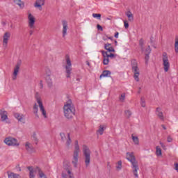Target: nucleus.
Masks as SVG:
<instances>
[{"label": "nucleus", "mask_w": 178, "mask_h": 178, "mask_svg": "<svg viewBox=\"0 0 178 178\" xmlns=\"http://www.w3.org/2000/svg\"><path fill=\"white\" fill-rule=\"evenodd\" d=\"M104 49H106V51H108V53L115 52V49L113 48V47H112V44L110 43H106L104 44Z\"/></svg>", "instance_id": "412c9836"}, {"label": "nucleus", "mask_w": 178, "mask_h": 178, "mask_svg": "<svg viewBox=\"0 0 178 178\" xmlns=\"http://www.w3.org/2000/svg\"><path fill=\"white\" fill-rule=\"evenodd\" d=\"M140 104L143 108H145V100L143 97H141L140 99Z\"/></svg>", "instance_id": "a19ab883"}, {"label": "nucleus", "mask_w": 178, "mask_h": 178, "mask_svg": "<svg viewBox=\"0 0 178 178\" xmlns=\"http://www.w3.org/2000/svg\"><path fill=\"white\" fill-rule=\"evenodd\" d=\"M7 175L8 176V178H22L20 175L14 172H10L9 171L7 172Z\"/></svg>", "instance_id": "b1692460"}, {"label": "nucleus", "mask_w": 178, "mask_h": 178, "mask_svg": "<svg viewBox=\"0 0 178 178\" xmlns=\"http://www.w3.org/2000/svg\"><path fill=\"white\" fill-rule=\"evenodd\" d=\"M163 66L164 67V71L165 72H169L170 64L169 63V58H168V54H166V53L163 54Z\"/></svg>", "instance_id": "9b49d317"}, {"label": "nucleus", "mask_w": 178, "mask_h": 178, "mask_svg": "<svg viewBox=\"0 0 178 178\" xmlns=\"http://www.w3.org/2000/svg\"><path fill=\"white\" fill-rule=\"evenodd\" d=\"M74 152H80V146L79 145V140H75Z\"/></svg>", "instance_id": "c756f323"}, {"label": "nucleus", "mask_w": 178, "mask_h": 178, "mask_svg": "<svg viewBox=\"0 0 178 178\" xmlns=\"http://www.w3.org/2000/svg\"><path fill=\"white\" fill-rule=\"evenodd\" d=\"M44 5H45V0H36L34 3V6L39 9V10H42Z\"/></svg>", "instance_id": "f3484780"}, {"label": "nucleus", "mask_w": 178, "mask_h": 178, "mask_svg": "<svg viewBox=\"0 0 178 178\" xmlns=\"http://www.w3.org/2000/svg\"><path fill=\"white\" fill-rule=\"evenodd\" d=\"M80 152H74L72 163L74 167L77 168V163H79V154Z\"/></svg>", "instance_id": "dca6fc26"}, {"label": "nucleus", "mask_w": 178, "mask_h": 178, "mask_svg": "<svg viewBox=\"0 0 178 178\" xmlns=\"http://www.w3.org/2000/svg\"><path fill=\"white\" fill-rule=\"evenodd\" d=\"M0 116L1 122H6V123H10V122L8 120L9 118H8V112L6 111L1 110Z\"/></svg>", "instance_id": "4468645a"}, {"label": "nucleus", "mask_w": 178, "mask_h": 178, "mask_svg": "<svg viewBox=\"0 0 178 178\" xmlns=\"http://www.w3.org/2000/svg\"><path fill=\"white\" fill-rule=\"evenodd\" d=\"M92 17H95V18L97 19L98 20H101V14L93 13Z\"/></svg>", "instance_id": "58836bf2"}, {"label": "nucleus", "mask_w": 178, "mask_h": 178, "mask_svg": "<svg viewBox=\"0 0 178 178\" xmlns=\"http://www.w3.org/2000/svg\"><path fill=\"white\" fill-rule=\"evenodd\" d=\"M33 113L36 116V118H40V116L38 115V106L36 103L33 106Z\"/></svg>", "instance_id": "cd10ccee"}, {"label": "nucleus", "mask_w": 178, "mask_h": 178, "mask_svg": "<svg viewBox=\"0 0 178 178\" xmlns=\"http://www.w3.org/2000/svg\"><path fill=\"white\" fill-rule=\"evenodd\" d=\"M83 154L84 163L87 168L90 166V163H91V150H90L88 146L86 145H83Z\"/></svg>", "instance_id": "20e7f679"}, {"label": "nucleus", "mask_w": 178, "mask_h": 178, "mask_svg": "<svg viewBox=\"0 0 178 178\" xmlns=\"http://www.w3.org/2000/svg\"><path fill=\"white\" fill-rule=\"evenodd\" d=\"M109 76H111V71L104 70L103 71L102 74L100 75V79L102 77H109Z\"/></svg>", "instance_id": "a878e982"}, {"label": "nucleus", "mask_w": 178, "mask_h": 178, "mask_svg": "<svg viewBox=\"0 0 178 178\" xmlns=\"http://www.w3.org/2000/svg\"><path fill=\"white\" fill-rule=\"evenodd\" d=\"M131 65L132 67V72L134 73V79L136 81H140V68H138V63H137V60L132 59L131 60Z\"/></svg>", "instance_id": "39448f33"}, {"label": "nucleus", "mask_w": 178, "mask_h": 178, "mask_svg": "<svg viewBox=\"0 0 178 178\" xmlns=\"http://www.w3.org/2000/svg\"><path fill=\"white\" fill-rule=\"evenodd\" d=\"M10 38V33L6 32L3 36V47L6 48L8 47V42H9V39Z\"/></svg>", "instance_id": "2eb2a0df"}, {"label": "nucleus", "mask_w": 178, "mask_h": 178, "mask_svg": "<svg viewBox=\"0 0 178 178\" xmlns=\"http://www.w3.org/2000/svg\"><path fill=\"white\" fill-rule=\"evenodd\" d=\"M109 40H112V38H108Z\"/></svg>", "instance_id": "052dcab7"}, {"label": "nucleus", "mask_w": 178, "mask_h": 178, "mask_svg": "<svg viewBox=\"0 0 178 178\" xmlns=\"http://www.w3.org/2000/svg\"><path fill=\"white\" fill-rule=\"evenodd\" d=\"M126 16L128 17L129 22H134V16L131 11H128L125 13Z\"/></svg>", "instance_id": "393cba45"}, {"label": "nucleus", "mask_w": 178, "mask_h": 178, "mask_svg": "<svg viewBox=\"0 0 178 178\" xmlns=\"http://www.w3.org/2000/svg\"><path fill=\"white\" fill-rule=\"evenodd\" d=\"M126 98V94L125 93H122L120 97V102H123L124 101Z\"/></svg>", "instance_id": "ea45409f"}, {"label": "nucleus", "mask_w": 178, "mask_h": 178, "mask_svg": "<svg viewBox=\"0 0 178 178\" xmlns=\"http://www.w3.org/2000/svg\"><path fill=\"white\" fill-rule=\"evenodd\" d=\"M25 147L28 152H33V151H34V147L32 146L31 143L26 142L25 144Z\"/></svg>", "instance_id": "5701e85b"}, {"label": "nucleus", "mask_w": 178, "mask_h": 178, "mask_svg": "<svg viewBox=\"0 0 178 178\" xmlns=\"http://www.w3.org/2000/svg\"><path fill=\"white\" fill-rule=\"evenodd\" d=\"M132 140L136 145H138V144H140V140H138V137L132 136Z\"/></svg>", "instance_id": "473e14b6"}, {"label": "nucleus", "mask_w": 178, "mask_h": 178, "mask_svg": "<svg viewBox=\"0 0 178 178\" xmlns=\"http://www.w3.org/2000/svg\"><path fill=\"white\" fill-rule=\"evenodd\" d=\"M76 80H77V81H80V79H76Z\"/></svg>", "instance_id": "bf43d9fd"}, {"label": "nucleus", "mask_w": 178, "mask_h": 178, "mask_svg": "<svg viewBox=\"0 0 178 178\" xmlns=\"http://www.w3.org/2000/svg\"><path fill=\"white\" fill-rule=\"evenodd\" d=\"M40 86L41 89L44 88V84L42 83V81H40Z\"/></svg>", "instance_id": "09e8293b"}, {"label": "nucleus", "mask_w": 178, "mask_h": 178, "mask_svg": "<svg viewBox=\"0 0 178 178\" xmlns=\"http://www.w3.org/2000/svg\"><path fill=\"white\" fill-rule=\"evenodd\" d=\"M4 143L5 144H6V145H8L9 147H19V145H20V143H19L17 139L13 137L6 138L4 140Z\"/></svg>", "instance_id": "1a4fd4ad"}, {"label": "nucleus", "mask_w": 178, "mask_h": 178, "mask_svg": "<svg viewBox=\"0 0 178 178\" xmlns=\"http://www.w3.org/2000/svg\"><path fill=\"white\" fill-rule=\"evenodd\" d=\"M63 177H66V175L63 174Z\"/></svg>", "instance_id": "4d7b16f0"}, {"label": "nucleus", "mask_w": 178, "mask_h": 178, "mask_svg": "<svg viewBox=\"0 0 178 178\" xmlns=\"http://www.w3.org/2000/svg\"><path fill=\"white\" fill-rule=\"evenodd\" d=\"M51 76H52V72L51 71V69L48 67L45 68L44 77Z\"/></svg>", "instance_id": "c85d7f7f"}, {"label": "nucleus", "mask_w": 178, "mask_h": 178, "mask_svg": "<svg viewBox=\"0 0 178 178\" xmlns=\"http://www.w3.org/2000/svg\"><path fill=\"white\" fill-rule=\"evenodd\" d=\"M156 114L157 115L158 118H159L160 120H165L163 113L162 112V108H161V107H157L156 108Z\"/></svg>", "instance_id": "6ab92c4d"}, {"label": "nucleus", "mask_w": 178, "mask_h": 178, "mask_svg": "<svg viewBox=\"0 0 178 178\" xmlns=\"http://www.w3.org/2000/svg\"><path fill=\"white\" fill-rule=\"evenodd\" d=\"M156 155L157 156H161L162 155V149L159 146L156 147Z\"/></svg>", "instance_id": "7c9ffc66"}, {"label": "nucleus", "mask_w": 178, "mask_h": 178, "mask_svg": "<svg viewBox=\"0 0 178 178\" xmlns=\"http://www.w3.org/2000/svg\"><path fill=\"white\" fill-rule=\"evenodd\" d=\"M105 129L104 128V126L100 125L99 129L97 130L98 134H100V136H102L104 134V131Z\"/></svg>", "instance_id": "2f4dec72"}, {"label": "nucleus", "mask_w": 178, "mask_h": 178, "mask_svg": "<svg viewBox=\"0 0 178 178\" xmlns=\"http://www.w3.org/2000/svg\"><path fill=\"white\" fill-rule=\"evenodd\" d=\"M126 155V159L131 164V168L134 175L136 178H138V170H140V168L138 167V161L136 159V156H134V152H127Z\"/></svg>", "instance_id": "f257e3e1"}, {"label": "nucleus", "mask_w": 178, "mask_h": 178, "mask_svg": "<svg viewBox=\"0 0 178 178\" xmlns=\"http://www.w3.org/2000/svg\"><path fill=\"white\" fill-rule=\"evenodd\" d=\"M15 118H17L18 122H21L22 123H24V115L17 113L14 115Z\"/></svg>", "instance_id": "aec40b11"}, {"label": "nucleus", "mask_w": 178, "mask_h": 178, "mask_svg": "<svg viewBox=\"0 0 178 178\" xmlns=\"http://www.w3.org/2000/svg\"><path fill=\"white\" fill-rule=\"evenodd\" d=\"M160 145L162 147V148H165V145L163 144V143L160 142Z\"/></svg>", "instance_id": "3c124183"}, {"label": "nucleus", "mask_w": 178, "mask_h": 178, "mask_svg": "<svg viewBox=\"0 0 178 178\" xmlns=\"http://www.w3.org/2000/svg\"><path fill=\"white\" fill-rule=\"evenodd\" d=\"M28 23L30 29H34V24H35V18L31 13L28 15Z\"/></svg>", "instance_id": "ddd939ff"}, {"label": "nucleus", "mask_w": 178, "mask_h": 178, "mask_svg": "<svg viewBox=\"0 0 178 178\" xmlns=\"http://www.w3.org/2000/svg\"><path fill=\"white\" fill-rule=\"evenodd\" d=\"M122 161H119L117 163V165H116L117 170H122Z\"/></svg>", "instance_id": "c9c22d12"}, {"label": "nucleus", "mask_w": 178, "mask_h": 178, "mask_svg": "<svg viewBox=\"0 0 178 178\" xmlns=\"http://www.w3.org/2000/svg\"><path fill=\"white\" fill-rule=\"evenodd\" d=\"M139 45L142 51H144V40L143 38L139 40Z\"/></svg>", "instance_id": "4c0bfd02"}, {"label": "nucleus", "mask_w": 178, "mask_h": 178, "mask_svg": "<svg viewBox=\"0 0 178 178\" xmlns=\"http://www.w3.org/2000/svg\"><path fill=\"white\" fill-rule=\"evenodd\" d=\"M60 136L63 143H65V145L67 149H70V145H72V138H70V134L68 133L67 135H65V133H60Z\"/></svg>", "instance_id": "0eeeda50"}, {"label": "nucleus", "mask_w": 178, "mask_h": 178, "mask_svg": "<svg viewBox=\"0 0 178 178\" xmlns=\"http://www.w3.org/2000/svg\"><path fill=\"white\" fill-rule=\"evenodd\" d=\"M27 169L29 171V178H35V172H38V176L39 178H48L40 167H37L35 170H34L33 166H28Z\"/></svg>", "instance_id": "7ed1b4c3"}, {"label": "nucleus", "mask_w": 178, "mask_h": 178, "mask_svg": "<svg viewBox=\"0 0 178 178\" xmlns=\"http://www.w3.org/2000/svg\"><path fill=\"white\" fill-rule=\"evenodd\" d=\"M66 65H65V73L67 79H70V74H72V61L69 55L65 56Z\"/></svg>", "instance_id": "6e6552de"}, {"label": "nucleus", "mask_w": 178, "mask_h": 178, "mask_svg": "<svg viewBox=\"0 0 178 178\" xmlns=\"http://www.w3.org/2000/svg\"><path fill=\"white\" fill-rule=\"evenodd\" d=\"M167 141H168V143H172V141H173V138H172L171 136H168Z\"/></svg>", "instance_id": "37998d69"}, {"label": "nucleus", "mask_w": 178, "mask_h": 178, "mask_svg": "<svg viewBox=\"0 0 178 178\" xmlns=\"http://www.w3.org/2000/svg\"><path fill=\"white\" fill-rule=\"evenodd\" d=\"M174 166H175V170L178 172V163H175L174 164Z\"/></svg>", "instance_id": "de8ad7c7"}, {"label": "nucleus", "mask_w": 178, "mask_h": 178, "mask_svg": "<svg viewBox=\"0 0 178 178\" xmlns=\"http://www.w3.org/2000/svg\"><path fill=\"white\" fill-rule=\"evenodd\" d=\"M101 52L103 56V65H109V58L111 59H115V58H116V55L114 54H108V51H105L104 50H102Z\"/></svg>", "instance_id": "423d86ee"}, {"label": "nucleus", "mask_w": 178, "mask_h": 178, "mask_svg": "<svg viewBox=\"0 0 178 178\" xmlns=\"http://www.w3.org/2000/svg\"><path fill=\"white\" fill-rule=\"evenodd\" d=\"M124 26L125 29H129V22H127V21H124Z\"/></svg>", "instance_id": "49530a36"}, {"label": "nucleus", "mask_w": 178, "mask_h": 178, "mask_svg": "<svg viewBox=\"0 0 178 178\" xmlns=\"http://www.w3.org/2000/svg\"><path fill=\"white\" fill-rule=\"evenodd\" d=\"M19 72H20V63H17L13 73V80H16V79H17Z\"/></svg>", "instance_id": "a211bd4d"}, {"label": "nucleus", "mask_w": 178, "mask_h": 178, "mask_svg": "<svg viewBox=\"0 0 178 178\" xmlns=\"http://www.w3.org/2000/svg\"><path fill=\"white\" fill-rule=\"evenodd\" d=\"M63 113L66 119L70 120L74 118L76 115V108L73 105V102L70 99L68 100L63 106Z\"/></svg>", "instance_id": "f03ea898"}, {"label": "nucleus", "mask_w": 178, "mask_h": 178, "mask_svg": "<svg viewBox=\"0 0 178 178\" xmlns=\"http://www.w3.org/2000/svg\"><path fill=\"white\" fill-rule=\"evenodd\" d=\"M146 54H151V47L148 46L147 48L145 50Z\"/></svg>", "instance_id": "79ce46f5"}, {"label": "nucleus", "mask_w": 178, "mask_h": 178, "mask_svg": "<svg viewBox=\"0 0 178 178\" xmlns=\"http://www.w3.org/2000/svg\"><path fill=\"white\" fill-rule=\"evenodd\" d=\"M145 59L146 60V63H148V60H149V54H145Z\"/></svg>", "instance_id": "c03bdc74"}, {"label": "nucleus", "mask_w": 178, "mask_h": 178, "mask_svg": "<svg viewBox=\"0 0 178 178\" xmlns=\"http://www.w3.org/2000/svg\"><path fill=\"white\" fill-rule=\"evenodd\" d=\"M86 65H88L89 67H91V65L90 64V62L86 61Z\"/></svg>", "instance_id": "864d4df0"}, {"label": "nucleus", "mask_w": 178, "mask_h": 178, "mask_svg": "<svg viewBox=\"0 0 178 178\" xmlns=\"http://www.w3.org/2000/svg\"><path fill=\"white\" fill-rule=\"evenodd\" d=\"M33 33H34V31H33L32 30L29 31V35H33Z\"/></svg>", "instance_id": "603ef678"}, {"label": "nucleus", "mask_w": 178, "mask_h": 178, "mask_svg": "<svg viewBox=\"0 0 178 178\" xmlns=\"http://www.w3.org/2000/svg\"><path fill=\"white\" fill-rule=\"evenodd\" d=\"M175 51L176 54H178V38H175Z\"/></svg>", "instance_id": "e433bc0d"}, {"label": "nucleus", "mask_w": 178, "mask_h": 178, "mask_svg": "<svg viewBox=\"0 0 178 178\" xmlns=\"http://www.w3.org/2000/svg\"><path fill=\"white\" fill-rule=\"evenodd\" d=\"M115 44H118V41L115 40Z\"/></svg>", "instance_id": "13d9d810"}, {"label": "nucleus", "mask_w": 178, "mask_h": 178, "mask_svg": "<svg viewBox=\"0 0 178 178\" xmlns=\"http://www.w3.org/2000/svg\"><path fill=\"white\" fill-rule=\"evenodd\" d=\"M97 30H99L100 31H104V29L102 28V26L99 24L97 25Z\"/></svg>", "instance_id": "a18cd8bd"}, {"label": "nucleus", "mask_w": 178, "mask_h": 178, "mask_svg": "<svg viewBox=\"0 0 178 178\" xmlns=\"http://www.w3.org/2000/svg\"><path fill=\"white\" fill-rule=\"evenodd\" d=\"M114 37H115V38H119V32H116V33H115V35H114Z\"/></svg>", "instance_id": "8fccbe9b"}, {"label": "nucleus", "mask_w": 178, "mask_h": 178, "mask_svg": "<svg viewBox=\"0 0 178 178\" xmlns=\"http://www.w3.org/2000/svg\"><path fill=\"white\" fill-rule=\"evenodd\" d=\"M32 138L35 144H38V138H37V134L35 132H33Z\"/></svg>", "instance_id": "72a5a7b5"}, {"label": "nucleus", "mask_w": 178, "mask_h": 178, "mask_svg": "<svg viewBox=\"0 0 178 178\" xmlns=\"http://www.w3.org/2000/svg\"><path fill=\"white\" fill-rule=\"evenodd\" d=\"M36 101L39 105L40 111L42 116L44 119H47V118H48V115H47V111H45V107H44V104H42V101H41V98L40 97H36Z\"/></svg>", "instance_id": "9d476101"}, {"label": "nucleus", "mask_w": 178, "mask_h": 178, "mask_svg": "<svg viewBox=\"0 0 178 178\" xmlns=\"http://www.w3.org/2000/svg\"><path fill=\"white\" fill-rule=\"evenodd\" d=\"M14 3H15V5H18L19 8H22V9L24 8V3H23L22 0H14Z\"/></svg>", "instance_id": "bb28decb"}, {"label": "nucleus", "mask_w": 178, "mask_h": 178, "mask_svg": "<svg viewBox=\"0 0 178 178\" xmlns=\"http://www.w3.org/2000/svg\"><path fill=\"white\" fill-rule=\"evenodd\" d=\"M1 24H2L3 26H6V23L5 22H1Z\"/></svg>", "instance_id": "6e6d98bb"}, {"label": "nucleus", "mask_w": 178, "mask_h": 178, "mask_svg": "<svg viewBox=\"0 0 178 178\" xmlns=\"http://www.w3.org/2000/svg\"><path fill=\"white\" fill-rule=\"evenodd\" d=\"M46 83L48 87L51 88L54 86V82L52 81V77L50 76H44Z\"/></svg>", "instance_id": "4be33fe9"}, {"label": "nucleus", "mask_w": 178, "mask_h": 178, "mask_svg": "<svg viewBox=\"0 0 178 178\" xmlns=\"http://www.w3.org/2000/svg\"><path fill=\"white\" fill-rule=\"evenodd\" d=\"M125 115L127 118V119H130V118H131V111L130 110H126L124 111Z\"/></svg>", "instance_id": "f704fd0d"}, {"label": "nucleus", "mask_w": 178, "mask_h": 178, "mask_svg": "<svg viewBox=\"0 0 178 178\" xmlns=\"http://www.w3.org/2000/svg\"><path fill=\"white\" fill-rule=\"evenodd\" d=\"M161 127L163 129V130H166V127H165L164 124H162V125H161Z\"/></svg>", "instance_id": "5fc2aeb1"}, {"label": "nucleus", "mask_w": 178, "mask_h": 178, "mask_svg": "<svg viewBox=\"0 0 178 178\" xmlns=\"http://www.w3.org/2000/svg\"><path fill=\"white\" fill-rule=\"evenodd\" d=\"M62 24H63V38H65L66 35H67V30L69 29V25L67 24V21L66 20H63L62 21Z\"/></svg>", "instance_id": "f8f14e48"}]
</instances>
